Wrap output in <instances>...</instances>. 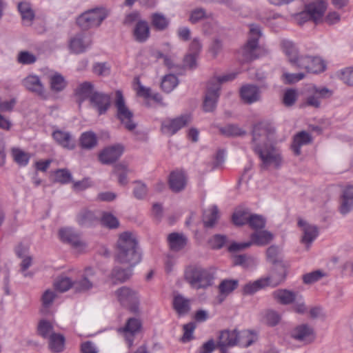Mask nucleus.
I'll return each instance as SVG.
<instances>
[{
    "label": "nucleus",
    "mask_w": 353,
    "mask_h": 353,
    "mask_svg": "<svg viewBox=\"0 0 353 353\" xmlns=\"http://www.w3.org/2000/svg\"><path fill=\"white\" fill-rule=\"evenodd\" d=\"M274 130L265 123L254 125L252 130V148L260 159L262 170L279 168L283 163L280 150L273 144Z\"/></svg>",
    "instance_id": "obj_1"
},
{
    "label": "nucleus",
    "mask_w": 353,
    "mask_h": 353,
    "mask_svg": "<svg viewBox=\"0 0 353 353\" xmlns=\"http://www.w3.org/2000/svg\"><path fill=\"white\" fill-rule=\"evenodd\" d=\"M116 259L120 263L134 268L141 261L138 241L134 234L125 232L120 234L117 245Z\"/></svg>",
    "instance_id": "obj_2"
},
{
    "label": "nucleus",
    "mask_w": 353,
    "mask_h": 353,
    "mask_svg": "<svg viewBox=\"0 0 353 353\" xmlns=\"http://www.w3.org/2000/svg\"><path fill=\"white\" fill-rule=\"evenodd\" d=\"M185 279L192 288L205 289L212 285L214 274L209 269L190 267L185 270Z\"/></svg>",
    "instance_id": "obj_3"
},
{
    "label": "nucleus",
    "mask_w": 353,
    "mask_h": 353,
    "mask_svg": "<svg viewBox=\"0 0 353 353\" xmlns=\"http://www.w3.org/2000/svg\"><path fill=\"white\" fill-rule=\"evenodd\" d=\"M325 9L323 2H313L305 5L303 11L294 14L292 17L299 25H303L309 21H312L317 24L322 22Z\"/></svg>",
    "instance_id": "obj_4"
},
{
    "label": "nucleus",
    "mask_w": 353,
    "mask_h": 353,
    "mask_svg": "<svg viewBox=\"0 0 353 353\" xmlns=\"http://www.w3.org/2000/svg\"><path fill=\"white\" fill-rule=\"evenodd\" d=\"M114 105L116 108L117 118L128 131L132 132L137 127V123L133 121V112L128 107L123 93L120 90L115 92Z\"/></svg>",
    "instance_id": "obj_5"
},
{
    "label": "nucleus",
    "mask_w": 353,
    "mask_h": 353,
    "mask_svg": "<svg viewBox=\"0 0 353 353\" xmlns=\"http://www.w3.org/2000/svg\"><path fill=\"white\" fill-rule=\"evenodd\" d=\"M261 36L260 27L255 24L250 25L249 39L239 52L242 57V61L248 62L257 57L255 52L258 48V40Z\"/></svg>",
    "instance_id": "obj_6"
},
{
    "label": "nucleus",
    "mask_w": 353,
    "mask_h": 353,
    "mask_svg": "<svg viewBox=\"0 0 353 353\" xmlns=\"http://www.w3.org/2000/svg\"><path fill=\"white\" fill-rule=\"evenodd\" d=\"M106 17L103 9L94 8L81 14L77 19V23L81 28L87 30L99 26Z\"/></svg>",
    "instance_id": "obj_7"
},
{
    "label": "nucleus",
    "mask_w": 353,
    "mask_h": 353,
    "mask_svg": "<svg viewBox=\"0 0 353 353\" xmlns=\"http://www.w3.org/2000/svg\"><path fill=\"white\" fill-rule=\"evenodd\" d=\"M95 272L91 268L85 269L78 279L73 281V289L77 292L84 293L95 286Z\"/></svg>",
    "instance_id": "obj_8"
},
{
    "label": "nucleus",
    "mask_w": 353,
    "mask_h": 353,
    "mask_svg": "<svg viewBox=\"0 0 353 353\" xmlns=\"http://www.w3.org/2000/svg\"><path fill=\"white\" fill-rule=\"evenodd\" d=\"M114 294L122 305L128 307L134 312L138 311V297L134 290L123 286L116 290Z\"/></svg>",
    "instance_id": "obj_9"
},
{
    "label": "nucleus",
    "mask_w": 353,
    "mask_h": 353,
    "mask_svg": "<svg viewBox=\"0 0 353 353\" xmlns=\"http://www.w3.org/2000/svg\"><path fill=\"white\" fill-rule=\"evenodd\" d=\"M296 67L303 69L307 72L318 73L325 70V63L319 57L305 55L301 56Z\"/></svg>",
    "instance_id": "obj_10"
},
{
    "label": "nucleus",
    "mask_w": 353,
    "mask_h": 353,
    "mask_svg": "<svg viewBox=\"0 0 353 353\" xmlns=\"http://www.w3.org/2000/svg\"><path fill=\"white\" fill-rule=\"evenodd\" d=\"M90 106L95 110L99 115L107 112L111 105V96L102 92H94L90 97Z\"/></svg>",
    "instance_id": "obj_11"
},
{
    "label": "nucleus",
    "mask_w": 353,
    "mask_h": 353,
    "mask_svg": "<svg viewBox=\"0 0 353 353\" xmlns=\"http://www.w3.org/2000/svg\"><path fill=\"white\" fill-rule=\"evenodd\" d=\"M190 121L188 115H182L173 119H166L161 123V132L168 136L174 134L178 130L187 125Z\"/></svg>",
    "instance_id": "obj_12"
},
{
    "label": "nucleus",
    "mask_w": 353,
    "mask_h": 353,
    "mask_svg": "<svg viewBox=\"0 0 353 353\" xmlns=\"http://www.w3.org/2000/svg\"><path fill=\"white\" fill-rule=\"evenodd\" d=\"M298 225L301 228L303 233L301 242L304 244L306 249L308 250L312 242L319 235L318 228L315 225L310 224L303 219L298 221Z\"/></svg>",
    "instance_id": "obj_13"
},
{
    "label": "nucleus",
    "mask_w": 353,
    "mask_h": 353,
    "mask_svg": "<svg viewBox=\"0 0 353 353\" xmlns=\"http://www.w3.org/2000/svg\"><path fill=\"white\" fill-rule=\"evenodd\" d=\"M91 44L92 40L90 37L86 33L81 32L70 39L69 47L72 52L80 54L89 48Z\"/></svg>",
    "instance_id": "obj_14"
},
{
    "label": "nucleus",
    "mask_w": 353,
    "mask_h": 353,
    "mask_svg": "<svg viewBox=\"0 0 353 353\" xmlns=\"http://www.w3.org/2000/svg\"><path fill=\"white\" fill-rule=\"evenodd\" d=\"M124 148L121 144H116L104 148L99 155L103 164H111L117 161L123 153Z\"/></svg>",
    "instance_id": "obj_15"
},
{
    "label": "nucleus",
    "mask_w": 353,
    "mask_h": 353,
    "mask_svg": "<svg viewBox=\"0 0 353 353\" xmlns=\"http://www.w3.org/2000/svg\"><path fill=\"white\" fill-rule=\"evenodd\" d=\"M141 327V323L137 318H130L123 327L118 329V332L121 333L125 339L130 347L133 344L134 336L139 332Z\"/></svg>",
    "instance_id": "obj_16"
},
{
    "label": "nucleus",
    "mask_w": 353,
    "mask_h": 353,
    "mask_svg": "<svg viewBox=\"0 0 353 353\" xmlns=\"http://www.w3.org/2000/svg\"><path fill=\"white\" fill-rule=\"evenodd\" d=\"M261 94L259 87L253 84H245L240 89L241 98L247 104H252L259 101L261 99Z\"/></svg>",
    "instance_id": "obj_17"
},
{
    "label": "nucleus",
    "mask_w": 353,
    "mask_h": 353,
    "mask_svg": "<svg viewBox=\"0 0 353 353\" xmlns=\"http://www.w3.org/2000/svg\"><path fill=\"white\" fill-rule=\"evenodd\" d=\"M23 85L28 90L34 93L41 98L46 99L45 88L38 76H28L23 80Z\"/></svg>",
    "instance_id": "obj_18"
},
{
    "label": "nucleus",
    "mask_w": 353,
    "mask_h": 353,
    "mask_svg": "<svg viewBox=\"0 0 353 353\" xmlns=\"http://www.w3.org/2000/svg\"><path fill=\"white\" fill-rule=\"evenodd\" d=\"M219 95L220 91L218 86L213 87L208 83L203 101V109L205 112H212L216 108Z\"/></svg>",
    "instance_id": "obj_19"
},
{
    "label": "nucleus",
    "mask_w": 353,
    "mask_h": 353,
    "mask_svg": "<svg viewBox=\"0 0 353 353\" xmlns=\"http://www.w3.org/2000/svg\"><path fill=\"white\" fill-rule=\"evenodd\" d=\"M238 332L236 330H223L220 333L217 345L222 353H226L228 347L237 345Z\"/></svg>",
    "instance_id": "obj_20"
},
{
    "label": "nucleus",
    "mask_w": 353,
    "mask_h": 353,
    "mask_svg": "<svg viewBox=\"0 0 353 353\" xmlns=\"http://www.w3.org/2000/svg\"><path fill=\"white\" fill-rule=\"evenodd\" d=\"M52 135L55 142L63 148L73 150L75 148L74 139L69 132L55 130Z\"/></svg>",
    "instance_id": "obj_21"
},
{
    "label": "nucleus",
    "mask_w": 353,
    "mask_h": 353,
    "mask_svg": "<svg viewBox=\"0 0 353 353\" xmlns=\"http://www.w3.org/2000/svg\"><path fill=\"white\" fill-rule=\"evenodd\" d=\"M61 241L70 243L73 247L82 250L85 248V243L81 241L79 236L71 228H62L59 232Z\"/></svg>",
    "instance_id": "obj_22"
},
{
    "label": "nucleus",
    "mask_w": 353,
    "mask_h": 353,
    "mask_svg": "<svg viewBox=\"0 0 353 353\" xmlns=\"http://www.w3.org/2000/svg\"><path fill=\"white\" fill-rule=\"evenodd\" d=\"M172 306L179 316L187 315L191 310V301L189 299L180 294L174 295Z\"/></svg>",
    "instance_id": "obj_23"
},
{
    "label": "nucleus",
    "mask_w": 353,
    "mask_h": 353,
    "mask_svg": "<svg viewBox=\"0 0 353 353\" xmlns=\"http://www.w3.org/2000/svg\"><path fill=\"white\" fill-rule=\"evenodd\" d=\"M150 35V27L146 21H139L134 24L132 30V36L137 42H145L149 39Z\"/></svg>",
    "instance_id": "obj_24"
},
{
    "label": "nucleus",
    "mask_w": 353,
    "mask_h": 353,
    "mask_svg": "<svg viewBox=\"0 0 353 353\" xmlns=\"http://www.w3.org/2000/svg\"><path fill=\"white\" fill-rule=\"evenodd\" d=\"M286 268L285 263L274 265V268L270 276L264 279L268 280L267 285L276 286L283 282L286 276Z\"/></svg>",
    "instance_id": "obj_25"
},
{
    "label": "nucleus",
    "mask_w": 353,
    "mask_h": 353,
    "mask_svg": "<svg viewBox=\"0 0 353 353\" xmlns=\"http://www.w3.org/2000/svg\"><path fill=\"white\" fill-rule=\"evenodd\" d=\"M168 182L172 191L179 192L182 191L186 185V176L183 172L174 171L170 174Z\"/></svg>",
    "instance_id": "obj_26"
},
{
    "label": "nucleus",
    "mask_w": 353,
    "mask_h": 353,
    "mask_svg": "<svg viewBox=\"0 0 353 353\" xmlns=\"http://www.w3.org/2000/svg\"><path fill=\"white\" fill-rule=\"evenodd\" d=\"M281 45L283 51L288 57L290 63L296 67L301 57V56L299 55V51L296 44L290 40H283Z\"/></svg>",
    "instance_id": "obj_27"
},
{
    "label": "nucleus",
    "mask_w": 353,
    "mask_h": 353,
    "mask_svg": "<svg viewBox=\"0 0 353 353\" xmlns=\"http://www.w3.org/2000/svg\"><path fill=\"white\" fill-rule=\"evenodd\" d=\"M294 339L304 343H310L314 339L312 329L307 325L296 327L292 332Z\"/></svg>",
    "instance_id": "obj_28"
},
{
    "label": "nucleus",
    "mask_w": 353,
    "mask_h": 353,
    "mask_svg": "<svg viewBox=\"0 0 353 353\" xmlns=\"http://www.w3.org/2000/svg\"><path fill=\"white\" fill-rule=\"evenodd\" d=\"M274 239V234L268 230L256 231L250 235L252 245L265 246Z\"/></svg>",
    "instance_id": "obj_29"
},
{
    "label": "nucleus",
    "mask_w": 353,
    "mask_h": 353,
    "mask_svg": "<svg viewBox=\"0 0 353 353\" xmlns=\"http://www.w3.org/2000/svg\"><path fill=\"white\" fill-rule=\"evenodd\" d=\"M312 141V138L310 133L305 131H301L294 135L292 148L296 155L301 154V148L303 145L309 144Z\"/></svg>",
    "instance_id": "obj_30"
},
{
    "label": "nucleus",
    "mask_w": 353,
    "mask_h": 353,
    "mask_svg": "<svg viewBox=\"0 0 353 353\" xmlns=\"http://www.w3.org/2000/svg\"><path fill=\"white\" fill-rule=\"evenodd\" d=\"M17 8L23 23L26 26H30L34 19V12L31 4L27 1L19 2Z\"/></svg>",
    "instance_id": "obj_31"
},
{
    "label": "nucleus",
    "mask_w": 353,
    "mask_h": 353,
    "mask_svg": "<svg viewBox=\"0 0 353 353\" xmlns=\"http://www.w3.org/2000/svg\"><path fill=\"white\" fill-rule=\"evenodd\" d=\"M331 94V91L325 88H315L314 93L307 98L306 103L310 106L319 108L321 104L320 99L329 97Z\"/></svg>",
    "instance_id": "obj_32"
},
{
    "label": "nucleus",
    "mask_w": 353,
    "mask_h": 353,
    "mask_svg": "<svg viewBox=\"0 0 353 353\" xmlns=\"http://www.w3.org/2000/svg\"><path fill=\"white\" fill-rule=\"evenodd\" d=\"M238 286V281L233 279H225L219 284V290L220 294L217 299L219 303H221L225 298L234 291Z\"/></svg>",
    "instance_id": "obj_33"
},
{
    "label": "nucleus",
    "mask_w": 353,
    "mask_h": 353,
    "mask_svg": "<svg viewBox=\"0 0 353 353\" xmlns=\"http://www.w3.org/2000/svg\"><path fill=\"white\" fill-rule=\"evenodd\" d=\"M272 296L277 302L283 305L292 303L296 298L294 292L285 289L275 290L273 292Z\"/></svg>",
    "instance_id": "obj_34"
},
{
    "label": "nucleus",
    "mask_w": 353,
    "mask_h": 353,
    "mask_svg": "<svg viewBox=\"0 0 353 353\" xmlns=\"http://www.w3.org/2000/svg\"><path fill=\"white\" fill-rule=\"evenodd\" d=\"M168 241L172 250L179 251L186 245L187 238L183 234L174 232L168 235Z\"/></svg>",
    "instance_id": "obj_35"
},
{
    "label": "nucleus",
    "mask_w": 353,
    "mask_h": 353,
    "mask_svg": "<svg viewBox=\"0 0 353 353\" xmlns=\"http://www.w3.org/2000/svg\"><path fill=\"white\" fill-rule=\"evenodd\" d=\"M11 156L13 161L21 167H26L31 158V154L19 148H13L11 150Z\"/></svg>",
    "instance_id": "obj_36"
},
{
    "label": "nucleus",
    "mask_w": 353,
    "mask_h": 353,
    "mask_svg": "<svg viewBox=\"0 0 353 353\" xmlns=\"http://www.w3.org/2000/svg\"><path fill=\"white\" fill-rule=\"evenodd\" d=\"M259 263L257 258L245 254H239L234 256V264L241 265L244 268L252 269Z\"/></svg>",
    "instance_id": "obj_37"
},
{
    "label": "nucleus",
    "mask_w": 353,
    "mask_h": 353,
    "mask_svg": "<svg viewBox=\"0 0 353 353\" xmlns=\"http://www.w3.org/2000/svg\"><path fill=\"white\" fill-rule=\"evenodd\" d=\"M56 297L55 292L52 290H46L42 294L41 307L40 312L41 314L46 315L50 313V308L52 306Z\"/></svg>",
    "instance_id": "obj_38"
},
{
    "label": "nucleus",
    "mask_w": 353,
    "mask_h": 353,
    "mask_svg": "<svg viewBox=\"0 0 353 353\" xmlns=\"http://www.w3.org/2000/svg\"><path fill=\"white\" fill-rule=\"evenodd\" d=\"M48 339V347L50 350L55 353L61 352L64 349L65 338L59 333L52 334Z\"/></svg>",
    "instance_id": "obj_39"
},
{
    "label": "nucleus",
    "mask_w": 353,
    "mask_h": 353,
    "mask_svg": "<svg viewBox=\"0 0 353 353\" xmlns=\"http://www.w3.org/2000/svg\"><path fill=\"white\" fill-rule=\"evenodd\" d=\"M97 220V217L92 212L86 210L81 211L77 217L78 223L82 227H90Z\"/></svg>",
    "instance_id": "obj_40"
},
{
    "label": "nucleus",
    "mask_w": 353,
    "mask_h": 353,
    "mask_svg": "<svg viewBox=\"0 0 353 353\" xmlns=\"http://www.w3.org/2000/svg\"><path fill=\"white\" fill-rule=\"evenodd\" d=\"M151 24L157 30L163 31L168 27L170 20L164 14L156 12L151 15Z\"/></svg>",
    "instance_id": "obj_41"
},
{
    "label": "nucleus",
    "mask_w": 353,
    "mask_h": 353,
    "mask_svg": "<svg viewBox=\"0 0 353 353\" xmlns=\"http://www.w3.org/2000/svg\"><path fill=\"white\" fill-rule=\"evenodd\" d=\"M219 218V210L216 205L205 210L203 212V221L205 227H212Z\"/></svg>",
    "instance_id": "obj_42"
},
{
    "label": "nucleus",
    "mask_w": 353,
    "mask_h": 353,
    "mask_svg": "<svg viewBox=\"0 0 353 353\" xmlns=\"http://www.w3.org/2000/svg\"><path fill=\"white\" fill-rule=\"evenodd\" d=\"M256 340V336L250 330H243L238 332L237 345L247 347Z\"/></svg>",
    "instance_id": "obj_43"
},
{
    "label": "nucleus",
    "mask_w": 353,
    "mask_h": 353,
    "mask_svg": "<svg viewBox=\"0 0 353 353\" xmlns=\"http://www.w3.org/2000/svg\"><path fill=\"white\" fill-rule=\"evenodd\" d=\"M37 332L43 339H49L52 334L56 333L51 323L44 319L39 321Z\"/></svg>",
    "instance_id": "obj_44"
},
{
    "label": "nucleus",
    "mask_w": 353,
    "mask_h": 353,
    "mask_svg": "<svg viewBox=\"0 0 353 353\" xmlns=\"http://www.w3.org/2000/svg\"><path fill=\"white\" fill-rule=\"evenodd\" d=\"M178 83L177 77L172 74H169L163 77L161 86L164 92L169 93L177 86Z\"/></svg>",
    "instance_id": "obj_45"
},
{
    "label": "nucleus",
    "mask_w": 353,
    "mask_h": 353,
    "mask_svg": "<svg viewBox=\"0 0 353 353\" xmlns=\"http://www.w3.org/2000/svg\"><path fill=\"white\" fill-rule=\"evenodd\" d=\"M132 268L130 265L126 269L115 268L112 272V279L121 283L125 282L132 276Z\"/></svg>",
    "instance_id": "obj_46"
},
{
    "label": "nucleus",
    "mask_w": 353,
    "mask_h": 353,
    "mask_svg": "<svg viewBox=\"0 0 353 353\" xmlns=\"http://www.w3.org/2000/svg\"><path fill=\"white\" fill-rule=\"evenodd\" d=\"M267 279H261L256 280L254 282H250L245 284L243 287V292L245 294H252L263 288L265 286H267Z\"/></svg>",
    "instance_id": "obj_47"
},
{
    "label": "nucleus",
    "mask_w": 353,
    "mask_h": 353,
    "mask_svg": "<svg viewBox=\"0 0 353 353\" xmlns=\"http://www.w3.org/2000/svg\"><path fill=\"white\" fill-rule=\"evenodd\" d=\"M97 143V139L95 134L92 132H85L83 133L80 138V144L82 148L91 149Z\"/></svg>",
    "instance_id": "obj_48"
},
{
    "label": "nucleus",
    "mask_w": 353,
    "mask_h": 353,
    "mask_svg": "<svg viewBox=\"0 0 353 353\" xmlns=\"http://www.w3.org/2000/svg\"><path fill=\"white\" fill-rule=\"evenodd\" d=\"M129 170L124 163H119L114 167V173L118 176V182L120 185H125L128 183L127 174Z\"/></svg>",
    "instance_id": "obj_49"
},
{
    "label": "nucleus",
    "mask_w": 353,
    "mask_h": 353,
    "mask_svg": "<svg viewBox=\"0 0 353 353\" xmlns=\"http://www.w3.org/2000/svg\"><path fill=\"white\" fill-rule=\"evenodd\" d=\"M67 83L64 77L60 74H54L50 77V88L52 91L61 92L66 86Z\"/></svg>",
    "instance_id": "obj_50"
},
{
    "label": "nucleus",
    "mask_w": 353,
    "mask_h": 353,
    "mask_svg": "<svg viewBox=\"0 0 353 353\" xmlns=\"http://www.w3.org/2000/svg\"><path fill=\"white\" fill-rule=\"evenodd\" d=\"M94 85L88 81L81 83L77 90V93L83 99H88L90 100V97L94 94Z\"/></svg>",
    "instance_id": "obj_51"
},
{
    "label": "nucleus",
    "mask_w": 353,
    "mask_h": 353,
    "mask_svg": "<svg viewBox=\"0 0 353 353\" xmlns=\"http://www.w3.org/2000/svg\"><path fill=\"white\" fill-rule=\"evenodd\" d=\"M250 214L244 209L236 210L232 215L233 223L236 225H242L248 223Z\"/></svg>",
    "instance_id": "obj_52"
},
{
    "label": "nucleus",
    "mask_w": 353,
    "mask_h": 353,
    "mask_svg": "<svg viewBox=\"0 0 353 353\" xmlns=\"http://www.w3.org/2000/svg\"><path fill=\"white\" fill-rule=\"evenodd\" d=\"M267 260L274 265L284 263L279 256V248L276 245L270 246L266 251Z\"/></svg>",
    "instance_id": "obj_53"
},
{
    "label": "nucleus",
    "mask_w": 353,
    "mask_h": 353,
    "mask_svg": "<svg viewBox=\"0 0 353 353\" xmlns=\"http://www.w3.org/2000/svg\"><path fill=\"white\" fill-rule=\"evenodd\" d=\"M54 285L57 290L63 292L70 288H73V281L68 276H60L55 281Z\"/></svg>",
    "instance_id": "obj_54"
},
{
    "label": "nucleus",
    "mask_w": 353,
    "mask_h": 353,
    "mask_svg": "<svg viewBox=\"0 0 353 353\" xmlns=\"http://www.w3.org/2000/svg\"><path fill=\"white\" fill-rule=\"evenodd\" d=\"M237 73L236 72H230L225 74H223L219 77H214L211 79L208 83L212 85L213 87L218 86L219 90L221 89V84L225 82L232 81L236 78Z\"/></svg>",
    "instance_id": "obj_55"
},
{
    "label": "nucleus",
    "mask_w": 353,
    "mask_h": 353,
    "mask_svg": "<svg viewBox=\"0 0 353 353\" xmlns=\"http://www.w3.org/2000/svg\"><path fill=\"white\" fill-rule=\"evenodd\" d=\"M221 132L228 137L242 136L245 134V131L236 125L230 124L220 129Z\"/></svg>",
    "instance_id": "obj_56"
},
{
    "label": "nucleus",
    "mask_w": 353,
    "mask_h": 353,
    "mask_svg": "<svg viewBox=\"0 0 353 353\" xmlns=\"http://www.w3.org/2000/svg\"><path fill=\"white\" fill-rule=\"evenodd\" d=\"M265 219L259 214H251L248 219V224L250 227L255 230L262 229L265 226Z\"/></svg>",
    "instance_id": "obj_57"
},
{
    "label": "nucleus",
    "mask_w": 353,
    "mask_h": 353,
    "mask_svg": "<svg viewBox=\"0 0 353 353\" xmlns=\"http://www.w3.org/2000/svg\"><path fill=\"white\" fill-rule=\"evenodd\" d=\"M101 221L104 226L110 229L117 228L119 225V222L117 218L112 214L108 212H105L103 214Z\"/></svg>",
    "instance_id": "obj_58"
},
{
    "label": "nucleus",
    "mask_w": 353,
    "mask_h": 353,
    "mask_svg": "<svg viewBox=\"0 0 353 353\" xmlns=\"http://www.w3.org/2000/svg\"><path fill=\"white\" fill-rule=\"evenodd\" d=\"M17 61L19 63L23 65L32 64L37 61L36 56L28 51H21L19 53Z\"/></svg>",
    "instance_id": "obj_59"
},
{
    "label": "nucleus",
    "mask_w": 353,
    "mask_h": 353,
    "mask_svg": "<svg viewBox=\"0 0 353 353\" xmlns=\"http://www.w3.org/2000/svg\"><path fill=\"white\" fill-rule=\"evenodd\" d=\"M55 180L61 183H68L72 180V174L67 169H59L55 172Z\"/></svg>",
    "instance_id": "obj_60"
},
{
    "label": "nucleus",
    "mask_w": 353,
    "mask_h": 353,
    "mask_svg": "<svg viewBox=\"0 0 353 353\" xmlns=\"http://www.w3.org/2000/svg\"><path fill=\"white\" fill-rule=\"evenodd\" d=\"M141 19L140 12L137 10H134L127 13L123 20V24L125 26H131L137 23L139 21H142Z\"/></svg>",
    "instance_id": "obj_61"
},
{
    "label": "nucleus",
    "mask_w": 353,
    "mask_h": 353,
    "mask_svg": "<svg viewBox=\"0 0 353 353\" xmlns=\"http://www.w3.org/2000/svg\"><path fill=\"white\" fill-rule=\"evenodd\" d=\"M281 320L280 314L274 310H268L264 315V321L271 326L276 325Z\"/></svg>",
    "instance_id": "obj_62"
},
{
    "label": "nucleus",
    "mask_w": 353,
    "mask_h": 353,
    "mask_svg": "<svg viewBox=\"0 0 353 353\" xmlns=\"http://www.w3.org/2000/svg\"><path fill=\"white\" fill-rule=\"evenodd\" d=\"M353 208V199L346 197L345 194H343L342 199L340 205V212L343 215L348 214Z\"/></svg>",
    "instance_id": "obj_63"
},
{
    "label": "nucleus",
    "mask_w": 353,
    "mask_h": 353,
    "mask_svg": "<svg viewBox=\"0 0 353 353\" xmlns=\"http://www.w3.org/2000/svg\"><path fill=\"white\" fill-rule=\"evenodd\" d=\"M341 79L349 85H353V68H347L341 72Z\"/></svg>",
    "instance_id": "obj_64"
}]
</instances>
